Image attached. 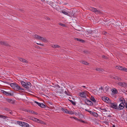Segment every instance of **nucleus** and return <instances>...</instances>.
Returning a JSON list of instances; mask_svg holds the SVG:
<instances>
[{
  "label": "nucleus",
  "mask_w": 127,
  "mask_h": 127,
  "mask_svg": "<svg viewBox=\"0 0 127 127\" xmlns=\"http://www.w3.org/2000/svg\"><path fill=\"white\" fill-rule=\"evenodd\" d=\"M28 112H30V110H26Z\"/></svg>",
  "instance_id": "obj_62"
},
{
  "label": "nucleus",
  "mask_w": 127,
  "mask_h": 127,
  "mask_svg": "<svg viewBox=\"0 0 127 127\" xmlns=\"http://www.w3.org/2000/svg\"><path fill=\"white\" fill-rule=\"evenodd\" d=\"M91 100L93 102H96V100L95 99L94 97L92 96H91L90 97Z\"/></svg>",
  "instance_id": "obj_18"
},
{
  "label": "nucleus",
  "mask_w": 127,
  "mask_h": 127,
  "mask_svg": "<svg viewBox=\"0 0 127 127\" xmlns=\"http://www.w3.org/2000/svg\"><path fill=\"white\" fill-rule=\"evenodd\" d=\"M119 100L122 102L121 103H123V104H124V103L125 102V100L124 98L123 97H122L121 98H120Z\"/></svg>",
  "instance_id": "obj_17"
},
{
  "label": "nucleus",
  "mask_w": 127,
  "mask_h": 127,
  "mask_svg": "<svg viewBox=\"0 0 127 127\" xmlns=\"http://www.w3.org/2000/svg\"><path fill=\"white\" fill-rule=\"evenodd\" d=\"M67 113L68 114H70L71 115H72L73 114H74V113L72 111L68 110V111L67 112Z\"/></svg>",
  "instance_id": "obj_23"
},
{
  "label": "nucleus",
  "mask_w": 127,
  "mask_h": 127,
  "mask_svg": "<svg viewBox=\"0 0 127 127\" xmlns=\"http://www.w3.org/2000/svg\"><path fill=\"white\" fill-rule=\"evenodd\" d=\"M99 109H100V110H103V108H102V107H99Z\"/></svg>",
  "instance_id": "obj_60"
},
{
  "label": "nucleus",
  "mask_w": 127,
  "mask_h": 127,
  "mask_svg": "<svg viewBox=\"0 0 127 127\" xmlns=\"http://www.w3.org/2000/svg\"><path fill=\"white\" fill-rule=\"evenodd\" d=\"M34 102L36 104H37L38 106H40V105H41V103H39L37 101H34Z\"/></svg>",
  "instance_id": "obj_38"
},
{
  "label": "nucleus",
  "mask_w": 127,
  "mask_h": 127,
  "mask_svg": "<svg viewBox=\"0 0 127 127\" xmlns=\"http://www.w3.org/2000/svg\"><path fill=\"white\" fill-rule=\"evenodd\" d=\"M122 71H124L127 72V68L123 67V69Z\"/></svg>",
  "instance_id": "obj_43"
},
{
  "label": "nucleus",
  "mask_w": 127,
  "mask_h": 127,
  "mask_svg": "<svg viewBox=\"0 0 127 127\" xmlns=\"http://www.w3.org/2000/svg\"><path fill=\"white\" fill-rule=\"evenodd\" d=\"M21 83L23 87H25V86H26V83L23 81H21Z\"/></svg>",
  "instance_id": "obj_29"
},
{
  "label": "nucleus",
  "mask_w": 127,
  "mask_h": 127,
  "mask_svg": "<svg viewBox=\"0 0 127 127\" xmlns=\"http://www.w3.org/2000/svg\"><path fill=\"white\" fill-rule=\"evenodd\" d=\"M95 70L96 71H102L103 70V69L98 68H96Z\"/></svg>",
  "instance_id": "obj_24"
},
{
  "label": "nucleus",
  "mask_w": 127,
  "mask_h": 127,
  "mask_svg": "<svg viewBox=\"0 0 127 127\" xmlns=\"http://www.w3.org/2000/svg\"><path fill=\"white\" fill-rule=\"evenodd\" d=\"M27 83V84L28 85V86H29L30 87H31L32 85L30 82H28L27 83Z\"/></svg>",
  "instance_id": "obj_39"
},
{
  "label": "nucleus",
  "mask_w": 127,
  "mask_h": 127,
  "mask_svg": "<svg viewBox=\"0 0 127 127\" xmlns=\"http://www.w3.org/2000/svg\"><path fill=\"white\" fill-rule=\"evenodd\" d=\"M62 110L64 112L66 113H67V112L68 111V110H67L66 109L64 108H62Z\"/></svg>",
  "instance_id": "obj_31"
},
{
  "label": "nucleus",
  "mask_w": 127,
  "mask_h": 127,
  "mask_svg": "<svg viewBox=\"0 0 127 127\" xmlns=\"http://www.w3.org/2000/svg\"><path fill=\"white\" fill-rule=\"evenodd\" d=\"M117 80L119 81H122V79L120 78H119L118 77V78H117Z\"/></svg>",
  "instance_id": "obj_52"
},
{
  "label": "nucleus",
  "mask_w": 127,
  "mask_h": 127,
  "mask_svg": "<svg viewBox=\"0 0 127 127\" xmlns=\"http://www.w3.org/2000/svg\"><path fill=\"white\" fill-rule=\"evenodd\" d=\"M90 9L91 10L95 12L96 14H99L100 15H105L102 12L97 10L96 8L94 7H90Z\"/></svg>",
  "instance_id": "obj_2"
},
{
  "label": "nucleus",
  "mask_w": 127,
  "mask_h": 127,
  "mask_svg": "<svg viewBox=\"0 0 127 127\" xmlns=\"http://www.w3.org/2000/svg\"><path fill=\"white\" fill-rule=\"evenodd\" d=\"M68 100L70 102L72 103L73 105H76V103H75V102L73 101L72 100H70L69 99H68Z\"/></svg>",
  "instance_id": "obj_28"
},
{
  "label": "nucleus",
  "mask_w": 127,
  "mask_h": 127,
  "mask_svg": "<svg viewBox=\"0 0 127 127\" xmlns=\"http://www.w3.org/2000/svg\"><path fill=\"white\" fill-rule=\"evenodd\" d=\"M36 44H38V45H41L42 46H43V44H40V43H36Z\"/></svg>",
  "instance_id": "obj_57"
},
{
  "label": "nucleus",
  "mask_w": 127,
  "mask_h": 127,
  "mask_svg": "<svg viewBox=\"0 0 127 127\" xmlns=\"http://www.w3.org/2000/svg\"><path fill=\"white\" fill-rule=\"evenodd\" d=\"M39 39L40 40H42L44 42L47 41V40L46 38H44L43 37L40 36Z\"/></svg>",
  "instance_id": "obj_13"
},
{
  "label": "nucleus",
  "mask_w": 127,
  "mask_h": 127,
  "mask_svg": "<svg viewBox=\"0 0 127 127\" xmlns=\"http://www.w3.org/2000/svg\"><path fill=\"white\" fill-rule=\"evenodd\" d=\"M75 40H77L80 42H84L85 41L84 40H82L81 39L78 38H75Z\"/></svg>",
  "instance_id": "obj_19"
},
{
  "label": "nucleus",
  "mask_w": 127,
  "mask_h": 127,
  "mask_svg": "<svg viewBox=\"0 0 127 127\" xmlns=\"http://www.w3.org/2000/svg\"><path fill=\"white\" fill-rule=\"evenodd\" d=\"M24 122H22L20 121H17V123L20 126L22 127L23 125V123Z\"/></svg>",
  "instance_id": "obj_20"
},
{
  "label": "nucleus",
  "mask_w": 127,
  "mask_h": 127,
  "mask_svg": "<svg viewBox=\"0 0 127 127\" xmlns=\"http://www.w3.org/2000/svg\"><path fill=\"white\" fill-rule=\"evenodd\" d=\"M1 92L7 96L10 95L11 96H13V94L9 93L3 90H1Z\"/></svg>",
  "instance_id": "obj_7"
},
{
  "label": "nucleus",
  "mask_w": 127,
  "mask_h": 127,
  "mask_svg": "<svg viewBox=\"0 0 127 127\" xmlns=\"http://www.w3.org/2000/svg\"><path fill=\"white\" fill-rule=\"evenodd\" d=\"M60 12L63 13L65 15H67L68 16H70V15H72L71 16H72V15L73 14V13L72 14L71 13V12H72V11H71L69 12L66 10L65 9H64V10H61V11Z\"/></svg>",
  "instance_id": "obj_3"
},
{
  "label": "nucleus",
  "mask_w": 127,
  "mask_h": 127,
  "mask_svg": "<svg viewBox=\"0 0 127 127\" xmlns=\"http://www.w3.org/2000/svg\"><path fill=\"white\" fill-rule=\"evenodd\" d=\"M85 102L87 105L90 106H92L93 105V103L90 100H89L88 99H86L85 100Z\"/></svg>",
  "instance_id": "obj_6"
},
{
  "label": "nucleus",
  "mask_w": 127,
  "mask_h": 127,
  "mask_svg": "<svg viewBox=\"0 0 127 127\" xmlns=\"http://www.w3.org/2000/svg\"><path fill=\"white\" fill-rule=\"evenodd\" d=\"M29 125L28 123L24 122L23 123V125L22 126L23 127H29Z\"/></svg>",
  "instance_id": "obj_16"
},
{
  "label": "nucleus",
  "mask_w": 127,
  "mask_h": 127,
  "mask_svg": "<svg viewBox=\"0 0 127 127\" xmlns=\"http://www.w3.org/2000/svg\"><path fill=\"white\" fill-rule=\"evenodd\" d=\"M19 60H20L21 61L24 62L25 63H28V61L24 58H19Z\"/></svg>",
  "instance_id": "obj_14"
},
{
  "label": "nucleus",
  "mask_w": 127,
  "mask_h": 127,
  "mask_svg": "<svg viewBox=\"0 0 127 127\" xmlns=\"http://www.w3.org/2000/svg\"><path fill=\"white\" fill-rule=\"evenodd\" d=\"M0 117L1 118H3L4 119H5V118H8L7 116H3L2 115H0Z\"/></svg>",
  "instance_id": "obj_30"
},
{
  "label": "nucleus",
  "mask_w": 127,
  "mask_h": 127,
  "mask_svg": "<svg viewBox=\"0 0 127 127\" xmlns=\"http://www.w3.org/2000/svg\"><path fill=\"white\" fill-rule=\"evenodd\" d=\"M40 107L42 108H45L46 107V106L43 103H41V105L40 106Z\"/></svg>",
  "instance_id": "obj_36"
},
{
  "label": "nucleus",
  "mask_w": 127,
  "mask_h": 127,
  "mask_svg": "<svg viewBox=\"0 0 127 127\" xmlns=\"http://www.w3.org/2000/svg\"><path fill=\"white\" fill-rule=\"evenodd\" d=\"M74 118H73V119H74L78 121H79L80 120V119H78L77 118H76L75 117H74Z\"/></svg>",
  "instance_id": "obj_46"
},
{
  "label": "nucleus",
  "mask_w": 127,
  "mask_h": 127,
  "mask_svg": "<svg viewBox=\"0 0 127 127\" xmlns=\"http://www.w3.org/2000/svg\"><path fill=\"white\" fill-rule=\"evenodd\" d=\"M31 113H32V114H34V113H35V112L33 111H32V110H31Z\"/></svg>",
  "instance_id": "obj_56"
},
{
  "label": "nucleus",
  "mask_w": 127,
  "mask_h": 127,
  "mask_svg": "<svg viewBox=\"0 0 127 127\" xmlns=\"http://www.w3.org/2000/svg\"><path fill=\"white\" fill-rule=\"evenodd\" d=\"M40 36L37 35L36 34H35L34 35L35 38H37L38 39H39V37H40Z\"/></svg>",
  "instance_id": "obj_40"
},
{
  "label": "nucleus",
  "mask_w": 127,
  "mask_h": 127,
  "mask_svg": "<svg viewBox=\"0 0 127 127\" xmlns=\"http://www.w3.org/2000/svg\"><path fill=\"white\" fill-rule=\"evenodd\" d=\"M99 109H100V110H103V108H102V107H99Z\"/></svg>",
  "instance_id": "obj_61"
},
{
  "label": "nucleus",
  "mask_w": 127,
  "mask_h": 127,
  "mask_svg": "<svg viewBox=\"0 0 127 127\" xmlns=\"http://www.w3.org/2000/svg\"><path fill=\"white\" fill-rule=\"evenodd\" d=\"M111 78L112 79H114L115 80H117L118 77L116 76H111Z\"/></svg>",
  "instance_id": "obj_34"
},
{
  "label": "nucleus",
  "mask_w": 127,
  "mask_h": 127,
  "mask_svg": "<svg viewBox=\"0 0 127 127\" xmlns=\"http://www.w3.org/2000/svg\"><path fill=\"white\" fill-rule=\"evenodd\" d=\"M107 33L105 31H104L102 32V34L103 35H105Z\"/></svg>",
  "instance_id": "obj_48"
},
{
  "label": "nucleus",
  "mask_w": 127,
  "mask_h": 127,
  "mask_svg": "<svg viewBox=\"0 0 127 127\" xmlns=\"http://www.w3.org/2000/svg\"><path fill=\"white\" fill-rule=\"evenodd\" d=\"M80 121V122H82V123H85V122L84 121H83V120H80H80L79 121Z\"/></svg>",
  "instance_id": "obj_53"
},
{
  "label": "nucleus",
  "mask_w": 127,
  "mask_h": 127,
  "mask_svg": "<svg viewBox=\"0 0 127 127\" xmlns=\"http://www.w3.org/2000/svg\"><path fill=\"white\" fill-rule=\"evenodd\" d=\"M9 113L11 114H13V112H12L11 110H9Z\"/></svg>",
  "instance_id": "obj_50"
},
{
  "label": "nucleus",
  "mask_w": 127,
  "mask_h": 127,
  "mask_svg": "<svg viewBox=\"0 0 127 127\" xmlns=\"http://www.w3.org/2000/svg\"><path fill=\"white\" fill-rule=\"evenodd\" d=\"M24 87L26 89V90H27L29 91V90H30V87H29V86H28V85L27 84V83L26 85V86H25V87Z\"/></svg>",
  "instance_id": "obj_26"
},
{
  "label": "nucleus",
  "mask_w": 127,
  "mask_h": 127,
  "mask_svg": "<svg viewBox=\"0 0 127 127\" xmlns=\"http://www.w3.org/2000/svg\"><path fill=\"white\" fill-rule=\"evenodd\" d=\"M102 58H103L105 59H107V57L104 55H103L102 56Z\"/></svg>",
  "instance_id": "obj_44"
},
{
  "label": "nucleus",
  "mask_w": 127,
  "mask_h": 127,
  "mask_svg": "<svg viewBox=\"0 0 127 127\" xmlns=\"http://www.w3.org/2000/svg\"><path fill=\"white\" fill-rule=\"evenodd\" d=\"M82 63L83 64H84L86 65H88L89 64L88 63L85 61H83Z\"/></svg>",
  "instance_id": "obj_33"
},
{
  "label": "nucleus",
  "mask_w": 127,
  "mask_h": 127,
  "mask_svg": "<svg viewBox=\"0 0 127 127\" xmlns=\"http://www.w3.org/2000/svg\"><path fill=\"white\" fill-rule=\"evenodd\" d=\"M24 87L26 89V90H27L29 91V90H30V87H29V86H28V85L27 84V83L26 85V86H25V87Z\"/></svg>",
  "instance_id": "obj_25"
},
{
  "label": "nucleus",
  "mask_w": 127,
  "mask_h": 127,
  "mask_svg": "<svg viewBox=\"0 0 127 127\" xmlns=\"http://www.w3.org/2000/svg\"><path fill=\"white\" fill-rule=\"evenodd\" d=\"M7 101L13 104L15 102L14 100L10 99H7Z\"/></svg>",
  "instance_id": "obj_15"
},
{
  "label": "nucleus",
  "mask_w": 127,
  "mask_h": 127,
  "mask_svg": "<svg viewBox=\"0 0 127 127\" xmlns=\"http://www.w3.org/2000/svg\"><path fill=\"white\" fill-rule=\"evenodd\" d=\"M92 115L96 117H97L98 116V114L97 113L95 112H93Z\"/></svg>",
  "instance_id": "obj_35"
},
{
  "label": "nucleus",
  "mask_w": 127,
  "mask_h": 127,
  "mask_svg": "<svg viewBox=\"0 0 127 127\" xmlns=\"http://www.w3.org/2000/svg\"><path fill=\"white\" fill-rule=\"evenodd\" d=\"M59 24L62 27H66V25L64 24H62L61 23H59Z\"/></svg>",
  "instance_id": "obj_37"
},
{
  "label": "nucleus",
  "mask_w": 127,
  "mask_h": 127,
  "mask_svg": "<svg viewBox=\"0 0 127 127\" xmlns=\"http://www.w3.org/2000/svg\"><path fill=\"white\" fill-rule=\"evenodd\" d=\"M64 92H65V94H66L67 95H68V94L67 93L66 91H65Z\"/></svg>",
  "instance_id": "obj_59"
},
{
  "label": "nucleus",
  "mask_w": 127,
  "mask_h": 127,
  "mask_svg": "<svg viewBox=\"0 0 127 127\" xmlns=\"http://www.w3.org/2000/svg\"><path fill=\"white\" fill-rule=\"evenodd\" d=\"M112 92L115 94H117L118 93L117 91L115 88L113 89Z\"/></svg>",
  "instance_id": "obj_22"
},
{
  "label": "nucleus",
  "mask_w": 127,
  "mask_h": 127,
  "mask_svg": "<svg viewBox=\"0 0 127 127\" xmlns=\"http://www.w3.org/2000/svg\"><path fill=\"white\" fill-rule=\"evenodd\" d=\"M111 107L113 108L116 109H118V107L116 103H111Z\"/></svg>",
  "instance_id": "obj_5"
},
{
  "label": "nucleus",
  "mask_w": 127,
  "mask_h": 127,
  "mask_svg": "<svg viewBox=\"0 0 127 127\" xmlns=\"http://www.w3.org/2000/svg\"><path fill=\"white\" fill-rule=\"evenodd\" d=\"M125 107V105L123 103H121L118 107V110H121L123 109Z\"/></svg>",
  "instance_id": "obj_9"
},
{
  "label": "nucleus",
  "mask_w": 127,
  "mask_h": 127,
  "mask_svg": "<svg viewBox=\"0 0 127 127\" xmlns=\"http://www.w3.org/2000/svg\"><path fill=\"white\" fill-rule=\"evenodd\" d=\"M102 99L103 101L106 102L107 103H108L109 102V98L105 96H103L102 98Z\"/></svg>",
  "instance_id": "obj_8"
},
{
  "label": "nucleus",
  "mask_w": 127,
  "mask_h": 127,
  "mask_svg": "<svg viewBox=\"0 0 127 127\" xmlns=\"http://www.w3.org/2000/svg\"><path fill=\"white\" fill-rule=\"evenodd\" d=\"M87 17V18L90 20H91V19H92V18L91 17V16H88Z\"/></svg>",
  "instance_id": "obj_45"
},
{
  "label": "nucleus",
  "mask_w": 127,
  "mask_h": 127,
  "mask_svg": "<svg viewBox=\"0 0 127 127\" xmlns=\"http://www.w3.org/2000/svg\"><path fill=\"white\" fill-rule=\"evenodd\" d=\"M44 18L46 19L47 20H49L50 18L49 17H48L47 16H45Z\"/></svg>",
  "instance_id": "obj_49"
},
{
  "label": "nucleus",
  "mask_w": 127,
  "mask_h": 127,
  "mask_svg": "<svg viewBox=\"0 0 127 127\" xmlns=\"http://www.w3.org/2000/svg\"><path fill=\"white\" fill-rule=\"evenodd\" d=\"M88 112L90 113L92 115L93 112L90 111H88Z\"/></svg>",
  "instance_id": "obj_51"
},
{
  "label": "nucleus",
  "mask_w": 127,
  "mask_h": 127,
  "mask_svg": "<svg viewBox=\"0 0 127 127\" xmlns=\"http://www.w3.org/2000/svg\"><path fill=\"white\" fill-rule=\"evenodd\" d=\"M99 89H100L101 90H103V89L102 87H101Z\"/></svg>",
  "instance_id": "obj_58"
},
{
  "label": "nucleus",
  "mask_w": 127,
  "mask_h": 127,
  "mask_svg": "<svg viewBox=\"0 0 127 127\" xmlns=\"http://www.w3.org/2000/svg\"><path fill=\"white\" fill-rule=\"evenodd\" d=\"M79 95L82 97L86 98L87 94L83 92L79 93Z\"/></svg>",
  "instance_id": "obj_10"
},
{
  "label": "nucleus",
  "mask_w": 127,
  "mask_h": 127,
  "mask_svg": "<svg viewBox=\"0 0 127 127\" xmlns=\"http://www.w3.org/2000/svg\"><path fill=\"white\" fill-rule=\"evenodd\" d=\"M126 83L125 82H119L118 83V85L122 87H124L126 85Z\"/></svg>",
  "instance_id": "obj_11"
},
{
  "label": "nucleus",
  "mask_w": 127,
  "mask_h": 127,
  "mask_svg": "<svg viewBox=\"0 0 127 127\" xmlns=\"http://www.w3.org/2000/svg\"><path fill=\"white\" fill-rule=\"evenodd\" d=\"M76 30L77 31H78L79 32H77L78 33H79V34H82V33H83V31H81H81L80 30H78V29H76Z\"/></svg>",
  "instance_id": "obj_41"
},
{
  "label": "nucleus",
  "mask_w": 127,
  "mask_h": 127,
  "mask_svg": "<svg viewBox=\"0 0 127 127\" xmlns=\"http://www.w3.org/2000/svg\"><path fill=\"white\" fill-rule=\"evenodd\" d=\"M34 114H35L36 115H37L38 114V113L37 112H35V113H34Z\"/></svg>",
  "instance_id": "obj_63"
},
{
  "label": "nucleus",
  "mask_w": 127,
  "mask_h": 127,
  "mask_svg": "<svg viewBox=\"0 0 127 127\" xmlns=\"http://www.w3.org/2000/svg\"><path fill=\"white\" fill-rule=\"evenodd\" d=\"M117 68L118 69L121 70H123V67L120 66H117Z\"/></svg>",
  "instance_id": "obj_27"
},
{
  "label": "nucleus",
  "mask_w": 127,
  "mask_h": 127,
  "mask_svg": "<svg viewBox=\"0 0 127 127\" xmlns=\"http://www.w3.org/2000/svg\"><path fill=\"white\" fill-rule=\"evenodd\" d=\"M4 110L6 111H8V112H9V110H10L6 108H5L4 109Z\"/></svg>",
  "instance_id": "obj_54"
},
{
  "label": "nucleus",
  "mask_w": 127,
  "mask_h": 127,
  "mask_svg": "<svg viewBox=\"0 0 127 127\" xmlns=\"http://www.w3.org/2000/svg\"><path fill=\"white\" fill-rule=\"evenodd\" d=\"M0 44L2 45H4L6 46H9V44L6 42L5 41L0 42Z\"/></svg>",
  "instance_id": "obj_12"
},
{
  "label": "nucleus",
  "mask_w": 127,
  "mask_h": 127,
  "mask_svg": "<svg viewBox=\"0 0 127 127\" xmlns=\"http://www.w3.org/2000/svg\"><path fill=\"white\" fill-rule=\"evenodd\" d=\"M103 110H103V112L104 111V112H106L107 111L106 109L105 108H103Z\"/></svg>",
  "instance_id": "obj_47"
},
{
  "label": "nucleus",
  "mask_w": 127,
  "mask_h": 127,
  "mask_svg": "<svg viewBox=\"0 0 127 127\" xmlns=\"http://www.w3.org/2000/svg\"><path fill=\"white\" fill-rule=\"evenodd\" d=\"M87 31L88 33H90V34L92 33V32H93L92 31H90L89 30H88Z\"/></svg>",
  "instance_id": "obj_42"
},
{
  "label": "nucleus",
  "mask_w": 127,
  "mask_h": 127,
  "mask_svg": "<svg viewBox=\"0 0 127 127\" xmlns=\"http://www.w3.org/2000/svg\"><path fill=\"white\" fill-rule=\"evenodd\" d=\"M125 107L126 108H127V102L125 103Z\"/></svg>",
  "instance_id": "obj_55"
},
{
  "label": "nucleus",
  "mask_w": 127,
  "mask_h": 127,
  "mask_svg": "<svg viewBox=\"0 0 127 127\" xmlns=\"http://www.w3.org/2000/svg\"><path fill=\"white\" fill-rule=\"evenodd\" d=\"M84 52L85 53H87V51H84Z\"/></svg>",
  "instance_id": "obj_64"
},
{
  "label": "nucleus",
  "mask_w": 127,
  "mask_h": 127,
  "mask_svg": "<svg viewBox=\"0 0 127 127\" xmlns=\"http://www.w3.org/2000/svg\"><path fill=\"white\" fill-rule=\"evenodd\" d=\"M60 46L57 45H53L52 46V47L53 48H55L56 47H59Z\"/></svg>",
  "instance_id": "obj_32"
},
{
  "label": "nucleus",
  "mask_w": 127,
  "mask_h": 127,
  "mask_svg": "<svg viewBox=\"0 0 127 127\" xmlns=\"http://www.w3.org/2000/svg\"><path fill=\"white\" fill-rule=\"evenodd\" d=\"M6 83L10 84V86L14 89L16 91H18L19 90H23L24 91L25 90L24 89L21 88L17 84L15 83H12L11 84L7 82H5Z\"/></svg>",
  "instance_id": "obj_1"
},
{
  "label": "nucleus",
  "mask_w": 127,
  "mask_h": 127,
  "mask_svg": "<svg viewBox=\"0 0 127 127\" xmlns=\"http://www.w3.org/2000/svg\"><path fill=\"white\" fill-rule=\"evenodd\" d=\"M30 119L31 120H33L35 122H37L38 123H40L41 124H43V122L40 120L38 119L35 118L33 117H31L30 118Z\"/></svg>",
  "instance_id": "obj_4"
},
{
  "label": "nucleus",
  "mask_w": 127,
  "mask_h": 127,
  "mask_svg": "<svg viewBox=\"0 0 127 127\" xmlns=\"http://www.w3.org/2000/svg\"><path fill=\"white\" fill-rule=\"evenodd\" d=\"M58 90H59V92L60 93H63L64 92V89L62 87Z\"/></svg>",
  "instance_id": "obj_21"
}]
</instances>
